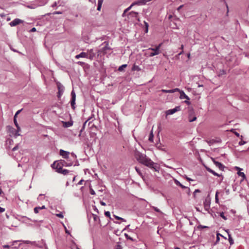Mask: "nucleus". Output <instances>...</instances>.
<instances>
[{
  "label": "nucleus",
  "instance_id": "f257e3e1",
  "mask_svg": "<svg viewBox=\"0 0 249 249\" xmlns=\"http://www.w3.org/2000/svg\"><path fill=\"white\" fill-rule=\"evenodd\" d=\"M135 157L142 164L151 168H154V163L150 159L147 158L145 155L136 151L135 153Z\"/></svg>",
  "mask_w": 249,
  "mask_h": 249
},
{
  "label": "nucleus",
  "instance_id": "f03ea898",
  "mask_svg": "<svg viewBox=\"0 0 249 249\" xmlns=\"http://www.w3.org/2000/svg\"><path fill=\"white\" fill-rule=\"evenodd\" d=\"M204 208L206 211H208L210 208L211 198L208 196L205 199L204 203Z\"/></svg>",
  "mask_w": 249,
  "mask_h": 249
},
{
  "label": "nucleus",
  "instance_id": "7ed1b4c3",
  "mask_svg": "<svg viewBox=\"0 0 249 249\" xmlns=\"http://www.w3.org/2000/svg\"><path fill=\"white\" fill-rule=\"evenodd\" d=\"M52 168L55 169L57 172L60 171L63 168V166L62 164L59 163V160L53 162V163L52 165Z\"/></svg>",
  "mask_w": 249,
  "mask_h": 249
},
{
  "label": "nucleus",
  "instance_id": "20e7f679",
  "mask_svg": "<svg viewBox=\"0 0 249 249\" xmlns=\"http://www.w3.org/2000/svg\"><path fill=\"white\" fill-rule=\"evenodd\" d=\"M57 87L58 90V97H60L63 94L64 90V86L59 82L56 83Z\"/></svg>",
  "mask_w": 249,
  "mask_h": 249
},
{
  "label": "nucleus",
  "instance_id": "39448f33",
  "mask_svg": "<svg viewBox=\"0 0 249 249\" xmlns=\"http://www.w3.org/2000/svg\"><path fill=\"white\" fill-rule=\"evenodd\" d=\"M71 104L72 109H75V104L76 100V94L74 90H72L71 92Z\"/></svg>",
  "mask_w": 249,
  "mask_h": 249
},
{
  "label": "nucleus",
  "instance_id": "423d86ee",
  "mask_svg": "<svg viewBox=\"0 0 249 249\" xmlns=\"http://www.w3.org/2000/svg\"><path fill=\"white\" fill-rule=\"evenodd\" d=\"M23 22V20L20 19L19 18H15V19H14L12 21H11L9 23V25L11 27H14V26H16L20 23H22Z\"/></svg>",
  "mask_w": 249,
  "mask_h": 249
},
{
  "label": "nucleus",
  "instance_id": "0eeeda50",
  "mask_svg": "<svg viewBox=\"0 0 249 249\" xmlns=\"http://www.w3.org/2000/svg\"><path fill=\"white\" fill-rule=\"evenodd\" d=\"M179 109H180V107H177L173 109H169V110H167L166 112V114L167 115H171V114L175 113L177 111L179 110Z\"/></svg>",
  "mask_w": 249,
  "mask_h": 249
},
{
  "label": "nucleus",
  "instance_id": "6e6552de",
  "mask_svg": "<svg viewBox=\"0 0 249 249\" xmlns=\"http://www.w3.org/2000/svg\"><path fill=\"white\" fill-rule=\"evenodd\" d=\"M88 54V58L90 60H92L95 56V53L94 52L93 49L88 50L87 52Z\"/></svg>",
  "mask_w": 249,
  "mask_h": 249
},
{
  "label": "nucleus",
  "instance_id": "1a4fd4ad",
  "mask_svg": "<svg viewBox=\"0 0 249 249\" xmlns=\"http://www.w3.org/2000/svg\"><path fill=\"white\" fill-rule=\"evenodd\" d=\"M60 155L63 157L64 159H68L69 157L70 152L68 151H64L63 150L61 149L60 150Z\"/></svg>",
  "mask_w": 249,
  "mask_h": 249
},
{
  "label": "nucleus",
  "instance_id": "9d476101",
  "mask_svg": "<svg viewBox=\"0 0 249 249\" xmlns=\"http://www.w3.org/2000/svg\"><path fill=\"white\" fill-rule=\"evenodd\" d=\"M196 120V117L194 115V112L193 111H190L189 116V121L190 122H192Z\"/></svg>",
  "mask_w": 249,
  "mask_h": 249
},
{
  "label": "nucleus",
  "instance_id": "9b49d317",
  "mask_svg": "<svg viewBox=\"0 0 249 249\" xmlns=\"http://www.w3.org/2000/svg\"><path fill=\"white\" fill-rule=\"evenodd\" d=\"M213 160L216 166L220 170L222 171L224 170L225 166L222 163L218 161H215L214 159H213Z\"/></svg>",
  "mask_w": 249,
  "mask_h": 249
},
{
  "label": "nucleus",
  "instance_id": "f8f14e48",
  "mask_svg": "<svg viewBox=\"0 0 249 249\" xmlns=\"http://www.w3.org/2000/svg\"><path fill=\"white\" fill-rule=\"evenodd\" d=\"M81 57L83 58H88V53L86 52H82L80 54L76 55L75 56V58L76 59H79Z\"/></svg>",
  "mask_w": 249,
  "mask_h": 249
},
{
  "label": "nucleus",
  "instance_id": "ddd939ff",
  "mask_svg": "<svg viewBox=\"0 0 249 249\" xmlns=\"http://www.w3.org/2000/svg\"><path fill=\"white\" fill-rule=\"evenodd\" d=\"M18 242H21L23 243H25V244H33V242L30 241H29V240H15V241H12L11 243V246H14V245Z\"/></svg>",
  "mask_w": 249,
  "mask_h": 249
},
{
  "label": "nucleus",
  "instance_id": "4468645a",
  "mask_svg": "<svg viewBox=\"0 0 249 249\" xmlns=\"http://www.w3.org/2000/svg\"><path fill=\"white\" fill-rule=\"evenodd\" d=\"M138 13L135 12H131L128 14V18H129V17L131 18H135L136 19L139 21V19L138 17Z\"/></svg>",
  "mask_w": 249,
  "mask_h": 249
},
{
  "label": "nucleus",
  "instance_id": "2eb2a0df",
  "mask_svg": "<svg viewBox=\"0 0 249 249\" xmlns=\"http://www.w3.org/2000/svg\"><path fill=\"white\" fill-rule=\"evenodd\" d=\"M59 163L62 164V166H71L72 165V162H68L64 160H59Z\"/></svg>",
  "mask_w": 249,
  "mask_h": 249
},
{
  "label": "nucleus",
  "instance_id": "dca6fc26",
  "mask_svg": "<svg viewBox=\"0 0 249 249\" xmlns=\"http://www.w3.org/2000/svg\"><path fill=\"white\" fill-rule=\"evenodd\" d=\"M180 99H186L189 100V98L187 95L185 94L183 91H180Z\"/></svg>",
  "mask_w": 249,
  "mask_h": 249
},
{
  "label": "nucleus",
  "instance_id": "f3484780",
  "mask_svg": "<svg viewBox=\"0 0 249 249\" xmlns=\"http://www.w3.org/2000/svg\"><path fill=\"white\" fill-rule=\"evenodd\" d=\"M58 173L66 175L68 174L69 170L62 168V170H61L60 171H59Z\"/></svg>",
  "mask_w": 249,
  "mask_h": 249
},
{
  "label": "nucleus",
  "instance_id": "a211bd4d",
  "mask_svg": "<svg viewBox=\"0 0 249 249\" xmlns=\"http://www.w3.org/2000/svg\"><path fill=\"white\" fill-rule=\"evenodd\" d=\"M17 129L16 131H15V137H17L20 135V134L18 133V132L20 131V128L19 126L18 125V126H17Z\"/></svg>",
  "mask_w": 249,
  "mask_h": 249
},
{
  "label": "nucleus",
  "instance_id": "6ab92c4d",
  "mask_svg": "<svg viewBox=\"0 0 249 249\" xmlns=\"http://www.w3.org/2000/svg\"><path fill=\"white\" fill-rule=\"evenodd\" d=\"M153 137H154V135H153V130H152L151 131V132H150L149 136V141L151 142H153Z\"/></svg>",
  "mask_w": 249,
  "mask_h": 249
},
{
  "label": "nucleus",
  "instance_id": "aec40b11",
  "mask_svg": "<svg viewBox=\"0 0 249 249\" xmlns=\"http://www.w3.org/2000/svg\"><path fill=\"white\" fill-rule=\"evenodd\" d=\"M93 218L95 221L97 222H100V218L98 215H97L96 214H93Z\"/></svg>",
  "mask_w": 249,
  "mask_h": 249
},
{
  "label": "nucleus",
  "instance_id": "412c9836",
  "mask_svg": "<svg viewBox=\"0 0 249 249\" xmlns=\"http://www.w3.org/2000/svg\"><path fill=\"white\" fill-rule=\"evenodd\" d=\"M161 45H162V43H160V44H159L158 46H157L156 47V51L157 52H158L159 54H160V49Z\"/></svg>",
  "mask_w": 249,
  "mask_h": 249
},
{
  "label": "nucleus",
  "instance_id": "4be33fe9",
  "mask_svg": "<svg viewBox=\"0 0 249 249\" xmlns=\"http://www.w3.org/2000/svg\"><path fill=\"white\" fill-rule=\"evenodd\" d=\"M175 183H176V185H177L178 186H179L182 188L184 189V188H186L185 186H184L182 184H181L178 180H175Z\"/></svg>",
  "mask_w": 249,
  "mask_h": 249
},
{
  "label": "nucleus",
  "instance_id": "5701e85b",
  "mask_svg": "<svg viewBox=\"0 0 249 249\" xmlns=\"http://www.w3.org/2000/svg\"><path fill=\"white\" fill-rule=\"evenodd\" d=\"M219 192L217 191L216 192V193H215V202L216 203H219V199H218V194H219Z\"/></svg>",
  "mask_w": 249,
  "mask_h": 249
},
{
  "label": "nucleus",
  "instance_id": "b1692460",
  "mask_svg": "<svg viewBox=\"0 0 249 249\" xmlns=\"http://www.w3.org/2000/svg\"><path fill=\"white\" fill-rule=\"evenodd\" d=\"M229 241L230 243V244L231 245H232L234 243L233 240L232 239V237H231V235L229 234Z\"/></svg>",
  "mask_w": 249,
  "mask_h": 249
},
{
  "label": "nucleus",
  "instance_id": "393cba45",
  "mask_svg": "<svg viewBox=\"0 0 249 249\" xmlns=\"http://www.w3.org/2000/svg\"><path fill=\"white\" fill-rule=\"evenodd\" d=\"M72 124L71 123L68 122H65L64 125V126L68 127L71 126Z\"/></svg>",
  "mask_w": 249,
  "mask_h": 249
},
{
  "label": "nucleus",
  "instance_id": "a878e982",
  "mask_svg": "<svg viewBox=\"0 0 249 249\" xmlns=\"http://www.w3.org/2000/svg\"><path fill=\"white\" fill-rule=\"evenodd\" d=\"M126 66H127V65L124 64L119 68L118 70L119 71H122L124 70V69L125 68Z\"/></svg>",
  "mask_w": 249,
  "mask_h": 249
},
{
  "label": "nucleus",
  "instance_id": "bb28decb",
  "mask_svg": "<svg viewBox=\"0 0 249 249\" xmlns=\"http://www.w3.org/2000/svg\"><path fill=\"white\" fill-rule=\"evenodd\" d=\"M158 54H159L158 52H151V53H149V56L150 57H152V56H153L154 55H158Z\"/></svg>",
  "mask_w": 249,
  "mask_h": 249
},
{
  "label": "nucleus",
  "instance_id": "cd10ccee",
  "mask_svg": "<svg viewBox=\"0 0 249 249\" xmlns=\"http://www.w3.org/2000/svg\"><path fill=\"white\" fill-rule=\"evenodd\" d=\"M241 140L239 142V144L240 145H242L245 144L246 143V142L242 140V138H243L242 136H241Z\"/></svg>",
  "mask_w": 249,
  "mask_h": 249
},
{
  "label": "nucleus",
  "instance_id": "c85d7f7f",
  "mask_svg": "<svg viewBox=\"0 0 249 249\" xmlns=\"http://www.w3.org/2000/svg\"><path fill=\"white\" fill-rule=\"evenodd\" d=\"M144 23L145 26V33H147L148 30V24L145 21H144Z\"/></svg>",
  "mask_w": 249,
  "mask_h": 249
},
{
  "label": "nucleus",
  "instance_id": "c756f323",
  "mask_svg": "<svg viewBox=\"0 0 249 249\" xmlns=\"http://www.w3.org/2000/svg\"><path fill=\"white\" fill-rule=\"evenodd\" d=\"M161 91L164 93H173V91L170 90L162 89Z\"/></svg>",
  "mask_w": 249,
  "mask_h": 249
},
{
  "label": "nucleus",
  "instance_id": "7c9ffc66",
  "mask_svg": "<svg viewBox=\"0 0 249 249\" xmlns=\"http://www.w3.org/2000/svg\"><path fill=\"white\" fill-rule=\"evenodd\" d=\"M152 208L157 212H158V213H162L160 211V210L159 209H158V208L157 207H152Z\"/></svg>",
  "mask_w": 249,
  "mask_h": 249
},
{
  "label": "nucleus",
  "instance_id": "2f4dec72",
  "mask_svg": "<svg viewBox=\"0 0 249 249\" xmlns=\"http://www.w3.org/2000/svg\"><path fill=\"white\" fill-rule=\"evenodd\" d=\"M115 218L116 219H118V220H121L122 221H125V220L122 217H120L119 216H116V215H114Z\"/></svg>",
  "mask_w": 249,
  "mask_h": 249
},
{
  "label": "nucleus",
  "instance_id": "473e14b6",
  "mask_svg": "<svg viewBox=\"0 0 249 249\" xmlns=\"http://www.w3.org/2000/svg\"><path fill=\"white\" fill-rule=\"evenodd\" d=\"M140 70L139 67L138 66H136V65H134L133 68H132V70L133 71H135V70H137V71H139Z\"/></svg>",
  "mask_w": 249,
  "mask_h": 249
},
{
  "label": "nucleus",
  "instance_id": "72a5a7b5",
  "mask_svg": "<svg viewBox=\"0 0 249 249\" xmlns=\"http://www.w3.org/2000/svg\"><path fill=\"white\" fill-rule=\"evenodd\" d=\"M105 215L107 217H109V218H110V212H108V211H107V212H105Z\"/></svg>",
  "mask_w": 249,
  "mask_h": 249
},
{
  "label": "nucleus",
  "instance_id": "f704fd0d",
  "mask_svg": "<svg viewBox=\"0 0 249 249\" xmlns=\"http://www.w3.org/2000/svg\"><path fill=\"white\" fill-rule=\"evenodd\" d=\"M40 210V207H36L34 208V212L35 213H38V211Z\"/></svg>",
  "mask_w": 249,
  "mask_h": 249
},
{
  "label": "nucleus",
  "instance_id": "c9c22d12",
  "mask_svg": "<svg viewBox=\"0 0 249 249\" xmlns=\"http://www.w3.org/2000/svg\"><path fill=\"white\" fill-rule=\"evenodd\" d=\"M238 175H239V176H241V177H243V178H245V174H244V173H243V172H239L238 173Z\"/></svg>",
  "mask_w": 249,
  "mask_h": 249
},
{
  "label": "nucleus",
  "instance_id": "e433bc0d",
  "mask_svg": "<svg viewBox=\"0 0 249 249\" xmlns=\"http://www.w3.org/2000/svg\"><path fill=\"white\" fill-rule=\"evenodd\" d=\"M14 123L16 127H17L19 125L17 122L16 118H14Z\"/></svg>",
  "mask_w": 249,
  "mask_h": 249
},
{
  "label": "nucleus",
  "instance_id": "4c0bfd02",
  "mask_svg": "<svg viewBox=\"0 0 249 249\" xmlns=\"http://www.w3.org/2000/svg\"><path fill=\"white\" fill-rule=\"evenodd\" d=\"M135 170L136 171H137V172L139 174V175H141V170L140 169L137 167H135Z\"/></svg>",
  "mask_w": 249,
  "mask_h": 249
},
{
  "label": "nucleus",
  "instance_id": "58836bf2",
  "mask_svg": "<svg viewBox=\"0 0 249 249\" xmlns=\"http://www.w3.org/2000/svg\"><path fill=\"white\" fill-rule=\"evenodd\" d=\"M171 90L173 91V93L175 92H176V91H178L180 92V91H181V90H180L178 88H176L175 89H171Z\"/></svg>",
  "mask_w": 249,
  "mask_h": 249
},
{
  "label": "nucleus",
  "instance_id": "ea45409f",
  "mask_svg": "<svg viewBox=\"0 0 249 249\" xmlns=\"http://www.w3.org/2000/svg\"><path fill=\"white\" fill-rule=\"evenodd\" d=\"M104 0H98V5L102 6Z\"/></svg>",
  "mask_w": 249,
  "mask_h": 249
},
{
  "label": "nucleus",
  "instance_id": "a19ab883",
  "mask_svg": "<svg viewBox=\"0 0 249 249\" xmlns=\"http://www.w3.org/2000/svg\"><path fill=\"white\" fill-rule=\"evenodd\" d=\"M56 215L58 217H60V218H63V215L62 213H57L56 214Z\"/></svg>",
  "mask_w": 249,
  "mask_h": 249
},
{
  "label": "nucleus",
  "instance_id": "79ce46f5",
  "mask_svg": "<svg viewBox=\"0 0 249 249\" xmlns=\"http://www.w3.org/2000/svg\"><path fill=\"white\" fill-rule=\"evenodd\" d=\"M183 48H184L183 45H181V46H180V49L182 50V51L179 53V55H180V54L183 53Z\"/></svg>",
  "mask_w": 249,
  "mask_h": 249
},
{
  "label": "nucleus",
  "instance_id": "37998d69",
  "mask_svg": "<svg viewBox=\"0 0 249 249\" xmlns=\"http://www.w3.org/2000/svg\"><path fill=\"white\" fill-rule=\"evenodd\" d=\"M28 7L29 8H31V9H35L36 6V5H28Z\"/></svg>",
  "mask_w": 249,
  "mask_h": 249
},
{
  "label": "nucleus",
  "instance_id": "c03bdc74",
  "mask_svg": "<svg viewBox=\"0 0 249 249\" xmlns=\"http://www.w3.org/2000/svg\"><path fill=\"white\" fill-rule=\"evenodd\" d=\"M115 249H123L122 246L120 245H117Z\"/></svg>",
  "mask_w": 249,
  "mask_h": 249
},
{
  "label": "nucleus",
  "instance_id": "a18cd8bd",
  "mask_svg": "<svg viewBox=\"0 0 249 249\" xmlns=\"http://www.w3.org/2000/svg\"><path fill=\"white\" fill-rule=\"evenodd\" d=\"M220 216L222 217L224 219L226 220L227 218L224 216V214L223 213H220Z\"/></svg>",
  "mask_w": 249,
  "mask_h": 249
},
{
  "label": "nucleus",
  "instance_id": "49530a36",
  "mask_svg": "<svg viewBox=\"0 0 249 249\" xmlns=\"http://www.w3.org/2000/svg\"><path fill=\"white\" fill-rule=\"evenodd\" d=\"M18 145H17L16 146H15L13 149H12V151H15L16 150H17L18 149Z\"/></svg>",
  "mask_w": 249,
  "mask_h": 249
},
{
  "label": "nucleus",
  "instance_id": "de8ad7c7",
  "mask_svg": "<svg viewBox=\"0 0 249 249\" xmlns=\"http://www.w3.org/2000/svg\"><path fill=\"white\" fill-rule=\"evenodd\" d=\"M2 247L5 249H9L10 248V246L8 245H4L2 246Z\"/></svg>",
  "mask_w": 249,
  "mask_h": 249
},
{
  "label": "nucleus",
  "instance_id": "09e8293b",
  "mask_svg": "<svg viewBox=\"0 0 249 249\" xmlns=\"http://www.w3.org/2000/svg\"><path fill=\"white\" fill-rule=\"evenodd\" d=\"M109 49L107 46H106L105 47L103 48L102 52H105L107 49Z\"/></svg>",
  "mask_w": 249,
  "mask_h": 249
},
{
  "label": "nucleus",
  "instance_id": "8fccbe9b",
  "mask_svg": "<svg viewBox=\"0 0 249 249\" xmlns=\"http://www.w3.org/2000/svg\"><path fill=\"white\" fill-rule=\"evenodd\" d=\"M211 173L213 174L214 176H217V177L219 176V174H218L217 173H216V172H215L213 170V172H212Z\"/></svg>",
  "mask_w": 249,
  "mask_h": 249
},
{
  "label": "nucleus",
  "instance_id": "3c124183",
  "mask_svg": "<svg viewBox=\"0 0 249 249\" xmlns=\"http://www.w3.org/2000/svg\"><path fill=\"white\" fill-rule=\"evenodd\" d=\"M77 63L78 65H81V66H83V65H84V64H85V63H84V62H81V61H78Z\"/></svg>",
  "mask_w": 249,
  "mask_h": 249
},
{
  "label": "nucleus",
  "instance_id": "603ef678",
  "mask_svg": "<svg viewBox=\"0 0 249 249\" xmlns=\"http://www.w3.org/2000/svg\"><path fill=\"white\" fill-rule=\"evenodd\" d=\"M5 211V209L0 207V213H2Z\"/></svg>",
  "mask_w": 249,
  "mask_h": 249
},
{
  "label": "nucleus",
  "instance_id": "864d4df0",
  "mask_svg": "<svg viewBox=\"0 0 249 249\" xmlns=\"http://www.w3.org/2000/svg\"><path fill=\"white\" fill-rule=\"evenodd\" d=\"M148 51L149 50H151L152 51V52H156V48H149L148 49Z\"/></svg>",
  "mask_w": 249,
  "mask_h": 249
},
{
  "label": "nucleus",
  "instance_id": "5fc2aeb1",
  "mask_svg": "<svg viewBox=\"0 0 249 249\" xmlns=\"http://www.w3.org/2000/svg\"><path fill=\"white\" fill-rule=\"evenodd\" d=\"M20 245H21V244H19L18 246H14L12 248L13 249H18L20 247Z\"/></svg>",
  "mask_w": 249,
  "mask_h": 249
},
{
  "label": "nucleus",
  "instance_id": "6e6d98bb",
  "mask_svg": "<svg viewBox=\"0 0 249 249\" xmlns=\"http://www.w3.org/2000/svg\"><path fill=\"white\" fill-rule=\"evenodd\" d=\"M200 192V190H198V189H196V190H195V191H194V195H196V193H199Z\"/></svg>",
  "mask_w": 249,
  "mask_h": 249
},
{
  "label": "nucleus",
  "instance_id": "4d7b16f0",
  "mask_svg": "<svg viewBox=\"0 0 249 249\" xmlns=\"http://www.w3.org/2000/svg\"><path fill=\"white\" fill-rule=\"evenodd\" d=\"M90 194L91 195H95V192L94 191V190L92 189H90Z\"/></svg>",
  "mask_w": 249,
  "mask_h": 249
},
{
  "label": "nucleus",
  "instance_id": "13d9d810",
  "mask_svg": "<svg viewBox=\"0 0 249 249\" xmlns=\"http://www.w3.org/2000/svg\"><path fill=\"white\" fill-rule=\"evenodd\" d=\"M206 169H207V170L208 172H209L210 173H212V172H213V170H212V169H211V168H208V167H207V168H206Z\"/></svg>",
  "mask_w": 249,
  "mask_h": 249
},
{
  "label": "nucleus",
  "instance_id": "bf43d9fd",
  "mask_svg": "<svg viewBox=\"0 0 249 249\" xmlns=\"http://www.w3.org/2000/svg\"><path fill=\"white\" fill-rule=\"evenodd\" d=\"M35 31H36V29L35 27L32 28L31 29V30H30V32H35Z\"/></svg>",
  "mask_w": 249,
  "mask_h": 249
},
{
  "label": "nucleus",
  "instance_id": "052dcab7",
  "mask_svg": "<svg viewBox=\"0 0 249 249\" xmlns=\"http://www.w3.org/2000/svg\"><path fill=\"white\" fill-rule=\"evenodd\" d=\"M183 5H181L179 6L178 8V9H177L178 11H179V10H180L182 7H183Z\"/></svg>",
  "mask_w": 249,
  "mask_h": 249
},
{
  "label": "nucleus",
  "instance_id": "680f3d73",
  "mask_svg": "<svg viewBox=\"0 0 249 249\" xmlns=\"http://www.w3.org/2000/svg\"><path fill=\"white\" fill-rule=\"evenodd\" d=\"M10 49L13 51V52H18V51H17L16 50L14 49V48H13L12 47H10Z\"/></svg>",
  "mask_w": 249,
  "mask_h": 249
},
{
  "label": "nucleus",
  "instance_id": "e2e57ef3",
  "mask_svg": "<svg viewBox=\"0 0 249 249\" xmlns=\"http://www.w3.org/2000/svg\"><path fill=\"white\" fill-rule=\"evenodd\" d=\"M84 182V180H81L79 181V182L78 183V184L79 185H81L82 184L83 182Z\"/></svg>",
  "mask_w": 249,
  "mask_h": 249
},
{
  "label": "nucleus",
  "instance_id": "0e129e2a",
  "mask_svg": "<svg viewBox=\"0 0 249 249\" xmlns=\"http://www.w3.org/2000/svg\"><path fill=\"white\" fill-rule=\"evenodd\" d=\"M100 204H101L102 206H106V203H105V202H103V201H100Z\"/></svg>",
  "mask_w": 249,
  "mask_h": 249
},
{
  "label": "nucleus",
  "instance_id": "69168bd1",
  "mask_svg": "<svg viewBox=\"0 0 249 249\" xmlns=\"http://www.w3.org/2000/svg\"><path fill=\"white\" fill-rule=\"evenodd\" d=\"M101 7H102L101 6L98 5L97 9V10L100 11Z\"/></svg>",
  "mask_w": 249,
  "mask_h": 249
},
{
  "label": "nucleus",
  "instance_id": "338daca9",
  "mask_svg": "<svg viewBox=\"0 0 249 249\" xmlns=\"http://www.w3.org/2000/svg\"><path fill=\"white\" fill-rule=\"evenodd\" d=\"M8 127H9V130H12L13 131V130H14V128H13V127H11V126H8Z\"/></svg>",
  "mask_w": 249,
  "mask_h": 249
},
{
  "label": "nucleus",
  "instance_id": "774afa93",
  "mask_svg": "<svg viewBox=\"0 0 249 249\" xmlns=\"http://www.w3.org/2000/svg\"><path fill=\"white\" fill-rule=\"evenodd\" d=\"M22 109H20V110H18V111H17V112L16 113H17V114H18L20 111H21Z\"/></svg>",
  "mask_w": 249,
  "mask_h": 249
}]
</instances>
